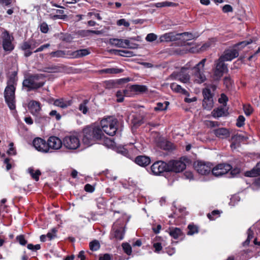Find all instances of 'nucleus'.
<instances>
[{
	"label": "nucleus",
	"mask_w": 260,
	"mask_h": 260,
	"mask_svg": "<svg viewBox=\"0 0 260 260\" xmlns=\"http://www.w3.org/2000/svg\"><path fill=\"white\" fill-rule=\"evenodd\" d=\"M104 137L102 129L99 126H87L82 131V142L90 146L101 141Z\"/></svg>",
	"instance_id": "obj_1"
},
{
	"label": "nucleus",
	"mask_w": 260,
	"mask_h": 260,
	"mask_svg": "<svg viewBox=\"0 0 260 260\" xmlns=\"http://www.w3.org/2000/svg\"><path fill=\"white\" fill-rule=\"evenodd\" d=\"M45 78L43 74H29L24 79L23 86L27 88L28 91L38 89L45 85Z\"/></svg>",
	"instance_id": "obj_2"
},
{
	"label": "nucleus",
	"mask_w": 260,
	"mask_h": 260,
	"mask_svg": "<svg viewBox=\"0 0 260 260\" xmlns=\"http://www.w3.org/2000/svg\"><path fill=\"white\" fill-rule=\"evenodd\" d=\"M216 86L214 84L207 85L203 89L202 94L203 100L202 106L204 109L207 110H211L214 106L213 96L214 91L216 89Z\"/></svg>",
	"instance_id": "obj_3"
},
{
	"label": "nucleus",
	"mask_w": 260,
	"mask_h": 260,
	"mask_svg": "<svg viewBox=\"0 0 260 260\" xmlns=\"http://www.w3.org/2000/svg\"><path fill=\"white\" fill-rule=\"evenodd\" d=\"M102 132L109 136H114L117 131L118 121L116 118L109 117L101 121Z\"/></svg>",
	"instance_id": "obj_4"
},
{
	"label": "nucleus",
	"mask_w": 260,
	"mask_h": 260,
	"mask_svg": "<svg viewBox=\"0 0 260 260\" xmlns=\"http://www.w3.org/2000/svg\"><path fill=\"white\" fill-rule=\"evenodd\" d=\"M206 61V59L204 58L192 68L194 81L197 83L201 84L206 80V76L204 74V66Z\"/></svg>",
	"instance_id": "obj_5"
},
{
	"label": "nucleus",
	"mask_w": 260,
	"mask_h": 260,
	"mask_svg": "<svg viewBox=\"0 0 260 260\" xmlns=\"http://www.w3.org/2000/svg\"><path fill=\"white\" fill-rule=\"evenodd\" d=\"M213 71L214 80L219 81L224 73L228 72L229 69L224 61L219 57L214 62Z\"/></svg>",
	"instance_id": "obj_6"
},
{
	"label": "nucleus",
	"mask_w": 260,
	"mask_h": 260,
	"mask_svg": "<svg viewBox=\"0 0 260 260\" xmlns=\"http://www.w3.org/2000/svg\"><path fill=\"white\" fill-rule=\"evenodd\" d=\"M15 86H7L4 91V98L6 103L9 109L11 110L16 108L15 106Z\"/></svg>",
	"instance_id": "obj_7"
},
{
	"label": "nucleus",
	"mask_w": 260,
	"mask_h": 260,
	"mask_svg": "<svg viewBox=\"0 0 260 260\" xmlns=\"http://www.w3.org/2000/svg\"><path fill=\"white\" fill-rule=\"evenodd\" d=\"M189 159L186 157H183L180 160H172L168 162L169 172L179 173L183 171L186 167V163Z\"/></svg>",
	"instance_id": "obj_8"
},
{
	"label": "nucleus",
	"mask_w": 260,
	"mask_h": 260,
	"mask_svg": "<svg viewBox=\"0 0 260 260\" xmlns=\"http://www.w3.org/2000/svg\"><path fill=\"white\" fill-rule=\"evenodd\" d=\"M197 172L202 175H207L210 173L213 169V165L209 162L197 161L194 164Z\"/></svg>",
	"instance_id": "obj_9"
},
{
	"label": "nucleus",
	"mask_w": 260,
	"mask_h": 260,
	"mask_svg": "<svg viewBox=\"0 0 260 260\" xmlns=\"http://www.w3.org/2000/svg\"><path fill=\"white\" fill-rule=\"evenodd\" d=\"M39 45V43L35 40H28L24 41L20 46V49L24 52V56L28 57L32 55V50Z\"/></svg>",
	"instance_id": "obj_10"
},
{
	"label": "nucleus",
	"mask_w": 260,
	"mask_h": 260,
	"mask_svg": "<svg viewBox=\"0 0 260 260\" xmlns=\"http://www.w3.org/2000/svg\"><path fill=\"white\" fill-rule=\"evenodd\" d=\"M191 62H189L182 68L180 72L173 73L171 75L172 78L184 83H187L189 81L190 76L188 74L184 73V70L190 69L191 67Z\"/></svg>",
	"instance_id": "obj_11"
},
{
	"label": "nucleus",
	"mask_w": 260,
	"mask_h": 260,
	"mask_svg": "<svg viewBox=\"0 0 260 260\" xmlns=\"http://www.w3.org/2000/svg\"><path fill=\"white\" fill-rule=\"evenodd\" d=\"M80 145V141L77 136L74 135L67 136L63 139V146L68 149L75 150Z\"/></svg>",
	"instance_id": "obj_12"
},
{
	"label": "nucleus",
	"mask_w": 260,
	"mask_h": 260,
	"mask_svg": "<svg viewBox=\"0 0 260 260\" xmlns=\"http://www.w3.org/2000/svg\"><path fill=\"white\" fill-rule=\"evenodd\" d=\"M2 46L5 51L11 52L14 49V45L12 43L14 38L11 36L7 30L2 33Z\"/></svg>",
	"instance_id": "obj_13"
},
{
	"label": "nucleus",
	"mask_w": 260,
	"mask_h": 260,
	"mask_svg": "<svg viewBox=\"0 0 260 260\" xmlns=\"http://www.w3.org/2000/svg\"><path fill=\"white\" fill-rule=\"evenodd\" d=\"M151 171L155 175H159L165 172H169L168 163L163 161H157L151 166Z\"/></svg>",
	"instance_id": "obj_14"
},
{
	"label": "nucleus",
	"mask_w": 260,
	"mask_h": 260,
	"mask_svg": "<svg viewBox=\"0 0 260 260\" xmlns=\"http://www.w3.org/2000/svg\"><path fill=\"white\" fill-rule=\"evenodd\" d=\"M232 168L231 165L228 164H219L213 167L212 170V173L216 177L221 176L226 174Z\"/></svg>",
	"instance_id": "obj_15"
},
{
	"label": "nucleus",
	"mask_w": 260,
	"mask_h": 260,
	"mask_svg": "<svg viewBox=\"0 0 260 260\" xmlns=\"http://www.w3.org/2000/svg\"><path fill=\"white\" fill-rule=\"evenodd\" d=\"M63 145L62 141L59 138L55 136L50 137L47 142V147H48V152H51V150H57L59 149Z\"/></svg>",
	"instance_id": "obj_16"
},
{
	"label": "nucleus",
	"mask_w": 260,
	"mask_h": 260,
	"mask_svg": "<svg viewBox=\"0 0 260 260\" xmlns=\"http://www.w3.org/2000/svg\"><path fill=\"white\" fill-rule=\"evenodd\" d=\"M33 146L39 151L48 152V147H47L46 142L40 138H36L32 142Z\"/></svg>",
	"instance_id": "obj_17"
},
{
	"label": "nucleus",
	"mask_w": 260,
	"mask_h": 260,
	"mask_svg": "<svg viewBox=\"0 0 260 260\" xmlns=\"http://www.w3.org/2000/svg\"><path fill=\"white\" fill-rule=\"evenodd\" d=\"M124 227L122 226L117 227L116 224H113L111 239L115 238L117 240H122L124 238Z\"/></svg>",
	"instance_id": "obj_18"
},
{
	"label": "nucleus",
	"mask_w": 260,
	"mask_h": 260,
	"mask_svg": "<svg viewBox=\"0 0 260 260\" xmlns=\"http://www.w3.org/2000/svg\"><path fill=\"white\" fill-rule=\"evenodd\" d=\"M239 55V52L236 48L226 50L224 52V53L221 55L220 58L223 60L224 61H231L232 59L237 57Z\"/></svg>",
	"instance_id": "obj_19"
},
{
	"label": "nucleus",
	"mask_w": 260,
	"mask_h": 260,
	"mask_svg": "<svg viewBox=\"0 0 260 260\" xmlns=\"http://www.w3.org/2000/svg\"><path fill=\"white\" fill-rule=\"evenodd\" d=\"M28 108L33 116L39 114L41 110L40 103L36 101H31L28 104Z\"/></svg>",
	"instance_id": "obj_20"
},
{
	"label": "nucleus",
	"mask_w": 260,
	"mask_h": 260,
	"mask_svg": "<svg viewBox=\"0 0 260 260\" xmlns=\"http://www.w3.org/2000/svg\"><path fill=\"white\" fill-rule=\"evenodd\" d=\"M179 39L178 35L174 32L166 33L159 38V42L175 41Z\"/></svg>",
	"instance_id": "obj_21"
},
{
	"label": "nucleus",
	"mask_w": 260,
	"mask_h": 260,
	"mask_svg": "<svg viewBox=\"0 0 260 260\" xmlns=\"http://www.w3.org/2000/svg\"><path fill=\"white\" fill-rule=\"evenodd\" d=\"M214 135L220 139H225L230 136V132L225 128H218L213 131Z\"/></svg>",
	"instance_id": "obj_22"
},
{
	"label": "nucleus",
	"mask_w": 260,
	"mask_h": 260,
	"mask_svg": "<svg viewBox=\"0 0 260 260\" xmlns=\"http://www.w3.org/2000/svg\"><path fill=\"white\" fill-rule=\"evenodd\" d=\"M150 158L146 156L139 155L136 157L135 162L140 166L145 167L150 163Z\"/></svg>",
	"instance_id": "obj_23"
},
{
	"label": "nucleus",
	"mask_w": 260,
	"mask_h": 260,
	"mask_svg": "<svg viewBox=\"0 0 260 260\" xmlns=\"http://www.w3.org/2000/svg\"><path fill=\"white\" fill-rule=\"evenodd\" d=\"M72 101L63 99H59L54 100L53 105L62 109H66L72 105Z\"/></svg>",
	"instance_id": "obj_24"
},
{
	"label": "nucleus",
	"mask_w": 260,
	"mask_h": 260,
	"mask_svg": "<svg viewBox=\"0 0 260 260\" xmlns=\"http://www.w3.org/2000/svg\"><path fill=\"white\" fill-rule=\"evenodd\" d=\"M170 235L175 239L182 238L184 236L183 233L181 230L178 228L172 227L169 229Z\"/></svg>",
	"instance_id": "obj_25"
},
{
	"label": "nucleus",
	"mask_w": 260,
	"mask_h": 260,
	"mask_svg": "<svg viewBox=\"0 0 260 260\" xmlns=\"http://www.w3.org/2000/svg\"><path fill=\"white\" fill-rule=\"evenodd\" d=\"M109 43L118 47L124 48V45L128 43V40L112 38L109 40Z\"/></svg>",
	"instance_id": "obj_26"
},
{
	"label": "nucleus",
	"mask_w": 260,
	"mask_h": 260,
	"mask_svg": "<svg viewBox=\"0 0 260 260\" xmlns=\"http://www.w3.org/2000/svg\"><path fill=\"white\" fill-rule=\"evenodd\" d=\"M34 116L35 117V122L36 123L45 125L49 122L50 118L47 116L39 113Z\"/></svg>",
	"instance_id": "obj_27"
},
{
	"label": "nucleus",
	"mask_w": 260,
	"mask_h": 260,
	"mask_svg": "<svg viewBox=\"0 0 260 260\" xmlns=\"http://www.w3.org/2000/svg\"><path fill=\"white\" fill-rule=\"evenodd\" d=\"M90 51L87 49H83L72 52L70 54L73 58H79L88 55Z\"/></svg>",
	"instance_id": "obj_28"
},
{
	"label": "nucleus",
	"mask_w": 260,
	"mask_h": 260,
	"mask_svg": "<svg viewBox=\"0 0 260 260\" xmlns=\"http://www.w3.org/2000/svg\"><path fill=\"white\" fill-rule=\"evenodd\" d=\"M244 139V137L241 135L237 134L234 135L232 138V142L231 144L232 148L236 149L239 146L240 141Z\"/></svg>",
	"instance_id": "obj_29"
},
{
	"label": "nucleus",
	"mask_w": 260,
	"mask_h": 260,
	"mask_svg": "<svg viewBox=\"0 0 260 260\" xmlns=\"http://www.w3.org/2000/svg\"><path fill=\"white\" fill-rule=\"evenodd\" d=\"M260 175V161L250 171H247L245 176L247 177H253Z\"/></svg>",
	"instance_id": "obj_30"
},
{
	"label": "nucleus",
	"mask_w": 260,
	"mask_h": 260,
	"mask_svg": "<svg viewBox=\"0 0 260 260\" xmlns=\"http://www.w3.org/2000/svg\"><path fill=\"white\" fill-rule=\"evenodd\" d=\"M170 88L173 91L177 93H180L184 95H188V91L182 87L176 84V83H173L170 85Z\"/></svg>",
	"instance_id": "obj_31"
},
{
	"label": "nucleus",
	"mask_w": 260,
	"mask_h": 260,
	"mask_svg": "<svg viewBox=\"0 0 260 260\" xmlns=\"http://www.w3.org/2000/svg\"><path fill=\"white\" fill-rule=\"evenodd\" d=\"M89 100L85 99L79 105V110L84 115L86 114L89 110V108L87 106Z\"/></svg>",
	"instance_id": "obj_32"
},
{
	"label": "nucleus",
	"mask_w": 260,
	"mask_h": 260,
	"mask_svg": "<svg viewBox=\"0 0 260 260\" xmlns=\"http://www.w3.org/2000/svg\"><path fill=\"white\" fill-rule=\"evenodd\" d=\"M131 89L133 91L139 93H144L147 91V87L142 85H133L131 86Z\"/></svg>",
	"instance_id": "obj_33"
},
{
	"label": "nucleus",
	"mask_w": 260,
	"mask_h": 260,
	"mask_svg": "<svg viewBox=\"0 0 260 260\" xmlns=\"http://www.w3.org/2000/svg\"><path fill=\"white\" fill-rule=\"evenodd\" d=\"M123 71V70L121 69H118L116 68H107L104 69L101 71V72L105 74H116L118 73H122Z\"/></svg>",
	"instance_id": "obj_34"
},
{
	"label": "nucleus",
	"mask_w": 260,
	"mask_h": 260,
	"mask_svg": "<svg viewBox=\"0 0 260 260\" xmlns=\"http://www.w3.org/2000/svg\"><path fill=\"white\" fill-rule=\"evenodd\" d=\"M225 114V109L223 107H218L214 109L212 112V116L215 118H219L224 116Z\"/></svg>",
	"instance_id": "obj_35"
},
{
	"label": "nucleus",
	"mask_w": 260,
	"mask_h": 260,
	"mask_svg": "<svg viewBox=\"0 0 260 260\" xmlns=\"http://www.w3.org/2000/svg\"><path fill=\"white\" fill-rule=\"evenodd\" d=\"M71 53L70 51H66L63 50H57L56 51H53L50 53V55L53 57H64L66 55H70Z\"/></svg>",
	"instance_id": "obj_36"
},
{
	"label": "nucleus",
	"mask_w": 260,
	"mask_h": 260,
	"mask_svg": "<svg viewBox=\"0 0 260 260\" xmlns=\"http://www.w3.org/2000/svg\"><path fill=\"white\" fill-rule=\"evenodd\" d=\"M28 171L30 174L31 177L35 180L36 181H38L39 179V176L41 175V173L39 170H37L34 173V170L32 168H29L28 169Z\"/></svg>",
	"instance_id": "obj_37"
},
{
	"label": "nucleus",
	"mask_w": 260,
	"mask_h": 260,
	"mask_svg": "<svg viewBox=\"0 0 260 260\" xmlns=\"http://www.w3.org/2000/svg\"><path fill=\"white\" fill-rule=\"evenodd\" d=\"M187 228L188 229V231L187 232L188 235H193L194 234L198 233L199 229L198 227L194 224H189Z\"/></svg>",
	"instance_id": "obj_38"
},
{
	"label": "nucleus",
	"mask_w": 260,
	"mask_h": 260,
	"mask_svg": "<svg viewBox=\"0 0 260 260\" xmlns=\"http://www.w3.org/2000/svg\"><path fill=\"white\" fill-rule=\"evenodd\" d=\"M57 67L55 66H50L43 68L41 70H40V71L47 73H55L57 72Z\"/></svg>",
	"instance_id": "obj_39"
},
{
	"label": "nucleus",
	"mask_w": 260,
	"mask_h": 260,
	"mask_svg": "<svg viewBox=\"0 0 260 260\" xmlns=\"http://www.w3.org/2000/svg\"><path fill=\"white\" fill-rule=\"evenodd\" d=\"M221 212L218 210H215L207 214V217L210 220H214L215 218L219 216Z\"/></svg>",
	"instance_id": "obj_40"
},
{
	"label": "nucleus",
	"mask_w": 260,
	"mask_h": 260,
	"mask_svg": "<svg viewBox=\"0 0 260 260\" xmlns=\"http://www.w3.org/2000/svg\"><path fill=\"white\" fill-rule=\"evenodd\" d=\"M101 140L104 141V144L108 147H111L115 145V142L114 141L111 139L106 137L104 135Z\"/></svg>",
	"instance_id": "obj_41"
},
{
	"label": "nucleus",
	"mask_w": 260,
	"mask_h": 260,
	"mask_svg": "<svg viewBox=\"0 0 260 260\" xmlns=\"http://www.w3.org/2000/svg\"><path fill=\"white\" fill-rule=\"evenodd\" d=\"M89 247L92 251H96L100 248V245L98 241L94 240L90 243Z\"/></svg>",
	"instance_id": "obj_42"
},
{
	"label": "nucleus",
	"mask_w": 260,
	"mask_h": 260,
	"mask_svg": "<svg viewBox=\"0 0 260 260\" xmlns=\"http://www.w3.org/2000/svg\"><path fill=\"white\" fill-rule=\"evenodd\" d=\"M122 248L125 253L127 255H131L132 253V247L127 243H123L122 244Z\"/></svg>",
	"instance_id": "obj_43"
},
{
	"label": "nucleus",
	"mask_w": 260,
	"mask_h": 260,
	"mask_svg": "<svg viewBox=\"0 0 260 260\" xmlns=\"http://www.w3.org/2000/svg\"><path fill=\"white\" fill-rule=\"evenodd\" d=\"M251 42H252L251 40H250L249 41H242L241 42H240V43L237 44L235 45V47L238 50L239 49H241L242 48L245 47L247 45L250 44V43H251Z\"/></svg>",
	"instance_id": "obj_44"
},
{
	"label": "nucleus",
	"mask_w": 260,
	"mask_h": 260,
	"mask_svg": "<svg viewBox=\"0 0 260 260\" xmlns=\"http://www.w3.org/2000/svg\"><path fill=\"white\" fill-rule=\"evenodd\" d=\"M233 83V81L230 77H225L223 79V84L227 88H230Z\"/></svg>",
	"instance_id": "obj_45"
},
{
	"label": "nucleus",
	"mask_w": 260,
	"mask_h": 260,
	"mask_svg": "<svg viewBox=\"0 0 260 260\" xmlns=\"http://www.w3.org/2000/svg\"><path fill=\"white\" fill-rule=\"evenodd\" d=\"M228 101V96L224 93H221L220 97L218 99V102L223 104V105L225 106H226Z\"/></svg>",
	"instance_id": "obj_46"
},
{
	"label": "nucleus",
	"mask_w": 260,
	"mask_h": 260,
	"mask_svg": "<svg viewBox=\"0 0 260 260\" xmlns=\"http://www.w3.org/2000/svg\"><path fill=\"white\" fill-rule=\"evenodd\" d=\"M16 239L21 245L24 246L27 243V241L25 239L24 236L23 235L17 236Z\"/></svg>",
	"instance_id": "obj_47"
},
{
	"label": "nucleus",
	"mask_w": 260,
	"mask_h": 260,
	"mask_svg": "<svg viewBox=\"0 0 260 260\" xmlns=\"http://www.w3.org/2000/svg\"><path fill=\"white\" fill-rule=\"evenodd\" d=\"M245 120V117L243 115H240L237 120L236 125L238 127H242L244 125Z\"/></svg>",
	"instance_id": "obj_48"
},
{
	"label": "nucleus",
	"mask_w": 260,
	"mask_h": 260,
	"mask_svg": "<svg viewBox=\"0 0 260 260\" xmlns=\"http://www.w3.org/2000/svg\"><path fill=\"white\" fill-rule=\"evenodd\" d=\"M113 51L116 54V52H121V53H124L125 54H120V55L121 56H124V57H130L133 56V53L132 52L126 51V50H113Z\"/></svg>",
	"instance_id": "obj_49"
},
{
	"label": "nucleus",
	"mask_w": 260,
	"mask_h": 260,
	"mask_svg": "<svg viewBox=\"0 0 260 260\" xmlns=\"http://www.w3.org/2000/svg\"><path fill=\"white\" fill-rule=\"evenodd\" d=\"M243 109L245 112V114L247 116H249L253 111V109L252 107L250 105H244L243 106Z\"/></svg>",
	"instance_id": "obj_50"
},
{
	"label": "nucleus",
	"mask_w": 260,
	"mask_h": 260,
	"mask_svg": "<svg viewBox=\"0 0 260 260\" xmlns=\"http://www.w3.org/2000/svg\"><path fill=\"white\" fill-rule=\"evenodd\" d=\"M49 115L51 117H54V116L55 119L56 120H57V121L60 120V119L61 118V115L59 113H58L57 112V111H56V110H52V111H51L49 112Z\"/></svg>",
	"instance_id": "obj_51"
},
{
	"label": "nucleus",
	"mask_w": 260,
	"mask_h": 260,
	"mask_svg": "<svg viewBox=\"0 0 260 260\" xmlns=\"http://www.w3.org/2000/svg\"><path fill=\"white\" fill-rule=\"evenodd\" d=\"M40 30L42 32L46 34L48 31L49 28L48 24L45 22H43L40 25Z\"/></svg>",
	"instance_id": "obj_52"
},
{
	"label": "nucleus",
	"mask_w": 260,
	"mask_h": 260,
	"mask_svg": "<svg viewBox=\"0 0 260 260\" xmlns=\"http://www.w3.org/2000/svg\"><path fill=\"white\" fill-rule=\"evenodd\" d=\"M17 80L16 79V76L15 75H11L9 79L8 80L7 82V86H15V84H16Z\"/></svg>",
	"instance_id": "obj_53"
},
{
	"label": "nucleus",
	"mask_w": 260,
	"mask_h": 260,
	"mask_svg": "<svg viewBox=\"0 0 260 260\" xmlns=\"http://www.w3.org/2000/svg\"><path fill=\"white\" fill-rule=\"evenodd\" d=\"M56 232L57 230L55 228H53L52 229L51 232H48L46 235L49 240H51L56 237Z\"/></svg>",
	"instance_id": "obj_54"
},
{
	"label": "nucleus",
	"mask_w": 260,
	"mask_h": 260,
	"mask_svg": "<svg viewBox=\"0 0 260 260\" xmlns=\"http://www.w3.org/2000/svg\"><path fill=\"white\" fill-rule=\"evenodd\" d=\"M116 24L118 26L123 25L125 27H129L130 25L129 23L126 21L125 19H121L117 21Z\"/></svg>",
	"instance_id": "obj_55"
},
{
	"label": "nucleus",
	"mask_w": 260,
	"mask_h": 260,
	"mask_svg": "<svg viewBox=\"0 0 260 260\" xmlns=\"http://www.w3.org/2000/svg\"><path fill=\"white\" fill-rule=\"evenodd\" d=\"M157 36L153 34V33H150L147 35L146 37V40L148 42H153L156 40L157 39Z\"/></svg>",
	"instance_id": "obj_56"
},
{
	"label": "nucleus",
	"mask_w": 260,
	"mask_h": 260,
	"mask_svg": "<svg viewBox=\"0 0 260 260\" xmlns=\"http://www.w3.org/2000/svg\"><path fill=\"white\" fill-rule=\"evenodd\" d=\"M117 152L119 153H120L122 155H123L125 156H126V157H128V156L129 155V153H128V150L123 147L118 148L117 149Z\"/></svg>",
	"instance_id": "obj_57"
},
{
	"label": "nucleus",
	"mask_w": 260,
	"mask_h": 260,
	"mask_svg": "<svg viewBox=\"0 0 260 260\" xmlns=\"http://www.w3.org/2000/svg\"><path fill=\"white\" fill-rule=\"evenodd\" d=\"M167 109V106H164V104L162 103H157L156 106L154 108L155 111H163Z\"/></svg>",
	"instance_id": "obj_58"
},
{
	"label": "nucleus",
	"mask_w": 260,
	"mask_h": 260,
	"mask_svg": "<svg viewBox=\"0 0 260 260\" xmlns=\"http://www.w3.org/2000/svg\"><path fill=\"white\" fill-rule=\"evenodd\" d=\"M106 201L102 198L99 199L97 202V207L99 209H104L105 207Z\"/></svg>",
	"instance_id": "obj_59"
},
{
	"label": "nucleus",
	"mask_w": 260,
	"mask_h": 260,
	"mask_svg": "<svg viewBox=\"0 0 260 260\" xmlns=\"http://www.w3.org/2000/svg\"><path fill=\"white\" fill-rule=\"evenodd\" d=\"M27 247L28 249L34 251L40 249L41 248V246L40 244H36L34 245L32 244H28L27 246Z\"/></svg>",
	"instance_id": "obj_60"
},
{
	"label": "nucleus",
	"mask_w": 260,
	"mask_h": 260,
	"mask_svg": "<svg viewBox=\"0 0 260 260\" xmlns=\"http://www.w3.org/2000/svg\"><path fill=\"white\" fill-rule=\"evenodd\" d=\"M230 171H231V172H230L231 176L230 177H235L240 172V170L238 168H236L233 169H232V168L231 170H230Z\"/></svg>",
	"instance_id": "obj_61"
},
{
	"label": "nucleus",
	"mask_w": 260,
	"mask_h": 260,
	"mask_svg": "<svg viewBox=\"0 0 260 260\" xmlns=\"http://www.w3.org/2000/svg\"><path fill=\"white\" fill-rule=\"evenodd\" d=\"M138 45L135 43H131L128 40V43L124 45V48L136 49L137 48Z\"/></svg>",
	"instance_id": "obj_62"
},
{
	"label": "nucleus",
	"mask_w": 260,
	"mask_h": 260,
	"mask_svg": "<svg viewBox=\"0 0 260 260\" xmlns=\"http://www.w3.org/2000/svg\"><path fill=\"white\" fill-rule=\"evenodd\" d=\"M105 86L107 88H112L115 86V83L113 80H109L105 82Z\"/></svg>",
	"instance_id": "obj_63"
},
{
	"label": "nucleus",
	"mask_w": 260,
	"mask_h": 260,
	"mask_svg": "<svg viewBox=\"0 0 260 260\" xmlns=\"http://www.w3.org/2000/svg\"><path fill=\"white\" fill-rule=\"evenodd\" d=\"M116 96L117 97V101L118 102L120 103L123 101V92L120 90L116 92Z\"/></svg>",
	"instance_id": "obj_64"
}]
</instances>
